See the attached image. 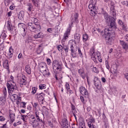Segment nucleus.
Returning <instances> with one entry per match:
<instances>
[{
	"instance_id": "nucleus-1",
	"label": "nucleus",
	"mask_w": 128,
	"mask_h": 128,
	"mask_svg": "<svg viewBox=\"0 0 128 128\" xmlns=\"http://www.w3.org/2000/svg\"><path fill=\"white\" fill-rule=\"evenodd\" d=\"M78 16H80V14L76 12L71 16V23L70 24H68V27L66 28L65 32L64 33L62 42H64V40H66L68 39V38L70 35V30H72V28L74 24H78L80 22V20H78Z\"/></svg>"
},
{
	"instance_id": "nucleus-2",
	"label": "nucleus",
	"mask_w": 128,
	"mask_h": 128,
	"mask_svg": "<svg viewBox=\"0 0 128 128\" xmlns=\"http://www.w3.org/2000/svg\"><path fill=\"white\" fill-rule=\"evenodd\" d=\"M116 29L106 28L104 31L100 32V35L102 36H104L106 44H112L114 38H116Z\"/></svg>"
},
{
	"instance_id": "nucleus-3",
	"label": "nucleus",
	"mask_w": 128,
	"mask_h": 128,
	"mask_svg": "<svg viewBox=\"0 0 128 128\" xmlns=\"http://www.w3.org/2000/svg\"><path fill=\"white\" fill-rule=\"evenodd\" d=\"M102 14L104 16L106 23L107 24L108 28L112 30H116L118 28L116 22V18H114L108 15V14L106 11L102 12Z\"/></svg>"
},
{
	"instance_id": "nucleus-4",
	"label": "nucleus",
	"mask_w": 128,
	"mask_h": 128,
	"mask_svg": "<svg viewBox=\"0 0 128 128\" xmlns=\"http://www.w3.org/2000/svg\"><path fill=\"white\" fill-rule=\"evenodd\" d=\"M26 28L30 32L36 33L40 32V30H42L40 28H39L38 26H36V24H33L32 22L27 24Z\"/></svg>"
},
{
	"instance_id": "nucleus-5",
	"label": "nucleus",
	"mask_w": 128,
	"mask_h": 128,
	"mask_svg": "<svg viewBox=\"0 0 128 128\" xmlns=\"http://www.w3.org/2000/svg\"><path fill=\"white\" fill-rule=\"evenodd\" d=\"M96 0H90L88 8L92 14H98V8L96 6Z\"/></svg>"
},
{
	"instance_id": "nucleus-6",
	"label": "nucleus",
	"mask_w": 128,
	"mask_h": 128,
	"mask_svg": "<svg viewBox=\"0 0 128 128\" xmlns=\"http://www.w3.org/2000/svg\"><path fill=\"white\" fill-rule=\"evenodd\" d=\"M10 82H7L6 84L8 94H12L14 92L15 90H18V88L16 84L14 83V82H13L14 84Z\"/></svg>"
},
{
	"instance_id": "nucleus-7",
	"label": "nucleus",
	"mask_w": 128,
	"mask_h": 128,
	"mask_svg": "<svg viewBox=\"0 0 128 128\" xmlns=\"http://www.w3.org/2000/svg\"><path fill=\"white\" fill-rule=\"evenodd\" d=\"M36 114V120H34L32 122V124L33 125L34 128H36V126H40V123L38 122H44L42 120L40 119V112H38V111H35L34 112Z\"/></svg>"
},
{
	"instance_id": "nucleus-8",
	"label": "nucleus",
	"mask_w": 128,
	"mask_h": 128,
	"mask_svg": "<svg viewBox=\"0 0 128 128\" xmlns=\"http://www.w3.org/2000/svg\"><path fill=\"white\" fill-rule=\"evenodd\" d=\"M52 68L54 70H58V72H60L62 70V64H60V62L56 60H54L52 62Z\"/></svg>"
},
{
	"instance_id": "nucleus-9",
	"label": "nucleus",
	"mask_w": 128,
	"mask_h": 128,
	"mask_svg": "<svg viewBox=\"0 0 128 128\" xmlns=\"http://www.w3.org/2000/svg\"><path fill=\"white\" fill-rule=\"evenodd\" d=\"M44 96H46V94L42 92H38L35 94V98L39 102H40L41 104H44Z\"/></svg>"
},
{
	"instance_id": "nucleus-10",
	"label": "nucleus",
	"mask_w": 128,
	"mask_h": 128,
	"mask_svg": "<svg viewBox=\"0 0 128 128\" xmlns=\"http://www.w3.org/2000/svg\"><path fill=\"white\" fill-rule=\"evenodd\" d=\"M6 28L8 30L12 32L14 30L15 34H18V32H16V26H12V21L10 20H8L7 22Z\"/></svg>"
},
{
	"instance_id": "nucleus-11",
	"label": "nucleus",
	"mask_w": 128,
	"mask_h": 128,
	"mask_svg": "<svg viewBox=\"0 0 128 128\" xmlns=\"http://www.w3.org/2000/svg\"><path fill=\"white\" fill-rule=\"evenodd\" d=\"M79 92L85 98H90V94H88V90L84 86L80 87Z\"/></svg>"
},
{
	"instance_id": "nucleus-12",
	"label": "nucleus",
	"mask_w": 128,
	"mask_h": 128,
	"mask_svg": "<svg viewBox=\"0 0 128 128\" xmlns=\"http://www.w3.org/2000/svg\"><path fill=\"white\" fill-rule=\"evenodd\" d=\"M93 82L96 88L98 90H100V88H102V83L100 80V78H98V76H94Z\"/></svg>"
},
{
	"instance_id": "nucleus-13",
	"label": "nucleus",
	"mask_w": 128,
	"mask_h": 128,
	"mask_svg": "<svg viewBox=\"0 0 128 128\" xmlns=\"http://www.w3.org/2000/svg\"><path fill=\"white\" fill-rule=\"evenodd\" d=\"M96 124V120L92 118V116L90 115L88 122V126L89 128H96V125L94 124Z\"/></svg>"
},
{
	"instance_id": "nucleus-14",
	"label": "nucleus",
	"mask_w": 128,
	"mask_h": 128,
	"mask_svg": "<svg viewBox=\"0 0 128 128\" xmlns=\"http://www.w3.org/2000/svg\"><path fill=\"white\" fill-rule=\"evenodd\" d=\"M78 74L83 80H84L86 78L87 82L88 84V73L86 74L84 69H79L78 70Z\"/></svg>"
},
{
	"instance_id": "nucleus-15",
	"label": "nucleus",
	"mask_w": 128,
	"mask_h": 128,
	"mask_svg": "<svg viewBox=\"0 0 128 128\" xmlns=\"http://www.w3.org/2000/svg\"><path fill=\"white\" fill-rule=\"evenodd\" d=\"M28 79L26 77L25 75H22L19 80V84H20V88H22L24 86H26L28 84Z\"/></svg>"
},
{
	"instance_id": "nucleus-16",
	"label": "nucleus",
	"mask_w": 128,
	"mask_h": 128,
	"mask_svg": "<svg viewBox=\"0 0 128 128\" xmlns=\"http://www.w3.org/2000/svg\"><path fill=\"white\" fill-rule=\"evenodd\" d=\"M60 124L62 128H68V119L66 117L64 116V118H62L61 122H60Z\"/></svg>"
},
{
	"instance_id": "nucleus-17",
	"label": "nucleus",
	"mask_w": 128,
	"mask_h": 128,
	"mask_svg": "<svg viewBox=\"0 0 128 128\" xmlns=\"http://www.w3.org/2000/svg\"><path fill=\"white\" fill-rule=\"evenodd\" d=\"M70 107H71V110L74 116L75 119L76 120V116H78V111L76 110V106L72 104V102H70Z\"/></svg>"
},
{
	"instance_id": "nucleus-18",
	"label": "nucleus",
	"mask_w": 128,
	"mask_h": 128,
	"mask_svg": "<svg viewBox=\"0 0 128 128\" xmlns=\"http://www.w3.org/2000/svg\"><path fill=\"white\" fill-rule=\"evenodd\" d=\"M90 55L92 56V60H96V48L94 46H92L90 50Z\"/></svg>"
},
{
	"instance_id": "nucleus-19",
	"label": "nucleus",
	"mask_w": 128,
	"mask_h": 128,
	"mask_svg": "<svg viewBox=\"0 0 128 128\" xmlns=\"http://www.w3.org/2000/svg\"><path fill=\"white\" fill-rule=\"evenodd\" d=\"M118 24H120V28L122 30H128L126 24L122 22V20H119Z\"/></svg>"
},
{
	"instance_id": "nucleus-20",
	"label": "nucleus",
	"mask_w": 128,
	"mask_h": 128,
	"mask_svg": "<svg viewBox=\"0 0 128 128\" xmlns=\"http://www.w3.org/2000/svg\"><path fill=\"white\" fill-rule=\"evenodd\" d=\"M16 114L14 113V112L12 110H10V114H9V118L10 120V122L11 124H12L14 122L16 118Z\"/></svg>"
},
{
	"instance_id": "nucleus-21",
	"label": "nucleus",
	"mask_w": 128,
	"mask_h": 128,
	"mask_svg": "<svg viewBox=\"0 0 128 128\" xmlns=\"http://www.w3.org/2000/svg\"><path fill=\"white\" fill-rule=\"evenodd\" d=\"M119 42H120V44L122 46V48H123V50H128V43L126 42L124 40H120Z\"/></svg>"
},
{
	"instance_id": "nucleus-22",
	"label": "nucleus",
	"mask_w": 128,
	"mask_h": 128,
	"mask_svg": "<svg viewBox=\"0 0 128 128\" xmlns=\"http://www.w3.org/2000/svg\"><path fill=\"white\" fill-rule=\"evenodd\" d=\"M6 97H4V96H2L0 97V106H6Z\"/></svg>"
},
{
	"instance_id": "nucleus-23",
	"label": "nucleus",
	"mask_w": 128,
	"mask_h": 128,
	"mask_svg": "<svg viewBox=\"0 0 128 128\" xmlns=\"http://www.w3.org/2000/svg\"><path fill=\"white\" fill-rule=\"evenodd\" d=\"M3 67L4 68H6L7 70L8 74H10V72L8 60H6L3 63Z\"/></svg>"
},
{
	"instance_id": "nucleus-24",
	"label": "nucleus",
	"mask_w": 128,
	"mask_h": 128,
	"mask_svg": "<svg viewBox=\"0 0 128 128\" xmlns=\"http://www.w3.org/2000/svg\"><path fill=\"white\" fill-rule=\"evenodd\" d=\"M80 33H76L74 36V40L76 42V44H78L80 42Z\"/></svg>"
},
{
	"instance_id": "nucleus-25",
	"label": "nucleus",
	"mask_w": 128,
	"mask_h": 128,
	"mask_svg": "<svg viewBox=\"0 0 128 128\" xmlns=\"http://www.w3.org/2000/svg\"><path fill=\"white\" fill-rule=\"evenodd\" d=\"M33 38L35 39L42 38H44V34L42 32H40L38 34H34L33 36Z\"/></svg>"
},
{
	"instance_id": "nucleus-26",
	"label": "nucleus",
	"mask_w": 128,
	"mask_h": 128,
	"mask_svg": "<svg viewBox=\"0 0 128 128\" xmlns=\"http://www.w3.org/2000/svg\"><path fill=\"white\" fill-rule=\"evenodd\" d=\"M16 92H12L11 94H9V95L10 96L11 98H12V100H18V95L15 94Z\"/></svg>"
},
{
	"instance_id": "nucleus-27",
	"label": "nucleus",
	"mask_w": 128,
	"mask_h": 128,
	"mask_svg": "<svg viewBox=\"0 0 128 128\" xmlns=\"http://www.w3.org/2000/svg\"><path fill=\"white\" fill-rule=\"evenodd\" d=\"M64 42H66V40L62 41V44L63 46V50H64L66 54H68V45L64 46Z\"/></svg>"
},
{
	"instance_id": "nucleus-28",
	"label": "nucleus",
	"mask_w": 128,
	"mask_h": 128,
	"mask_svg": "<svg viewBox=\"0 0 128 128\" xmlns=\"http://www.w3.org/2000/svg\"><path fill=\"white\" fill-rule=\"evenodd\" d=\"M12 56H14V49H12V47L10 46L9 48V52L8 54V56L9 58H12Z\"/></svg>"
},
{
	"instance_id": "nucleus-29",
	"label": "nucleus",
	"mask_w": 128,
	"mask_h": 128,
	"mask_svg": "<svg viewBox=\"0 0 128 128\" xmlns=\"http://www.w3.org/2000/svg\"><path fill=\"white\" fill-rule=\"evenodd\" d=\"M110 14L114 16L113 18H116V10L114 8H110Z\"/></svg>"
},
{
	"instance_id": "nucleus-30",
	"label": "nucleus",
	"mask_w": 128,
	"mask_h": 128,
	"mask_svg": "<svg viewBox=\"0 0 128 128\" xmlns=\"http://www.w3.org/2000/svg\"><path fill=\"white\" fill-rule=\"evenodd\" d=\"M26 6H27V10L28 12H32V10L34 8V6H32V3H30V2L27 3Z\"/></svg>"
},
{
	"instance_id": "nucleus-31",
	"label": "nucleus",
	"mask_w": 128,
	"mask_h": 128,
	"mask_svg": "<svg viewBox=\"0 0 128 128\" xmlns=\"http://www.w3.org/2000/svg\"><path fill=\"white\" fill-rule=\"evenodd\" d=\"M18 19L22 20V18H24V12L23 10L20 11V12L18 14Z\"/></svg>"
},
{
	"instance_id": "nucleus-32",
	"label": "nucleus",
	"mask_w": 128,
	"mask_h": 128,
	"mask_svg": "<svg viewBox=\"0 0 128 128\" xmlns=\"http://www.w3.org/2000/svg\"><path fill=\"white\" fill-rule=\"evenodd\" d=\"M33 20L34 24L36 25L37 26H38V28L42 29V27L40 26V22H38V20L36 19V18H33Z\"/></svg>"
},
{
	"instance_id": "nucleus-33",
	"label": "nucleus",
	"mask_w": 128,
	"mask_h": 128,
	"mask_svg": "<svg viewBox=\"0 0 128 128\" xmlns=\"http://www.w3.org/2000/svg\"><path fill=\"white\" fill-rule=\"evenodd\" d=\"M25 69L28 74H32V71L30 70V65H26L25 66Z\"/></svg>"
},
{
	"instance_id": "nucleus-34",
	"label": "nucleus",
	"mask_w": 128,
	"mask_h": 128,
	"mask_svg": "<svg viewBox=\"0 0 128 128\" xmlns=\"http://www.w3.org/2000/svg\"><path fill=\"white\" fill-rule=\"evenodd\" d=\"M20 116L21 120H22L23 122H26V120H28V115H24L21 114Z\"/></svg>"
},
{
	"instance_id": "nucleus-35",
	"label": "nucleus",
	"mask_w": 128,
	"mask_h": 128,
	"mask_svg": "<svg viewBox=\"0 0 128 128\" xmlns=\"http://www.w3.org/2000/svg\"><path fill=\"white\" fill-rule=\"evenodd\" d=\"M8 37V35L6 34V32L3 31L0 36V38L3 39L4 40H6Z\"/></svg>"
},
{
	"instance_id": "nucleus-36",
	"label": "nucleus",
	"mask_w": 128,
	"mask_h": 128,
	"mask_svg": "<svg viewBox=\"0 0 128 128\" xmlns=\"http://www.w3.org/2000/svg\"><path fill=\"white\" fill-rule=\"evenodd\" d=\"M88 35L87 34H83L82 41L84 42H88Z\"/></svg>"
},
{
	"instance_id": "nucleus-37",
	"label": "nucleus",
	"mask_w": 128,
	"mask_h": 128,
	"mask_svg": "<svg viewBox=\"0 0 128 128\" xmlns=\"http://www.w3.org/2000/svg\"><path fill=\"white\" fill-rule=\"evenodd\" d=\"M42 72V74H43V76H50V70H48V68L46 69L44 72Z\"/></svg>"
},
{
	"instance_id": "nucleus-38",
	"label": "nucleus",
	"mask_w": 128,
	"mask_h": 128,
	"mask_svg": "<svg viewBox=\"0 0 128 128\" xmlns=\"http://www.w3.org/2000/svg\"><path fill=\"white\" fill-rule=\"evenodd\" d=\"M33 4L34 6H36L37 8H40V0H34L32 1Z\"/></svg>"
},
{
	"instance_id": "nucleus-39",
	"label": "nucleus",
	"mask_w": 128,
	"mask_h": 128,
	"mask_svg": "<svg viewBox=\"0 0 128 128\" xmlns=\"http://www.w3.org/2000/svg\"><path fill=\"white\" fill-rule=\"evenodd\" d=\"M76 41L74 40H71L68 42V46H74L75 44H76Z\"/></svg>"
},
{
	"instance_id": "nucleus-40",
	"label": "nucleus",
	"mask_w": 128,
	"mask_h": 128,
	"mask_svg": "<svg viewBox=\"0 0 128 128\" xmlns=\"http://www.w3.org/2000/svg\"><path fill=\"white\" fill-rule=\"evenodd\" d=\"M80 100H81V102H82V104H86V98H84V96H80Z\"/></svg>"
},
{
	"instance_id": "nucleus-41",
	"label": "nucleus",
	"mask_w": 128,
	"mask_h": 128,
	"mask_svg": "<svg viewBox=\"0 0 128 128\" xmlns=\"http://www.w3.org/2000/svg\"><path fill=\"white\" fill-rule=\"evenodd\" d=\"M18 28H22V30H24V28H26V24L20 22L18 24Z\"/></svg>"
},
{
	"instance_id": "nucleus-42",
	"label": "nucleus",
	"mask_w": 128,
	"mask_h": 128,
	"mask_svg": "<svg viewBox=\"0 0 128 128\" xmlns=\"http://www.w3.org/2000/svg\"><path fill=\"white\" fill-rule=\"evenodd\" d=\"M32 106L33 108L36 110H37L38 108L40 106L38 102H34V103H32Z\"/></svg>"
},
{
	"instance_id": "nucleus-43",
	"label": "nucleus",
	"mask_w": 128,
	"mask_h": 128,
	"mask_svg": "<svg viewBox=\"0 0 128 128\" xmlns=\"http://www.w3.org/2000/svg\"><path fill=\"white\" fill-rule=\"evenodd\" d=\"M42 112L43 114H48V108L46 106H42Z\"/></svg>"
},
{
	"instance_id": "nucleus-44",
	"label": "nucleus",
	"mask_w": 128,
	"mask_h": 128,
	"mask_svg": "<svg viewBox=\"0 0 128 128\" xmlns=\"http://www.w3.org/2000/svg\"><path fill=\"white\" fill-rule=\"evenodd\" d=\"M20 108H26V102H22L20 103Z\"/></svg>"
},
{
	"instance_id": "nucleus-45",
	"label": "nucleus",
	"mask_w": 128,
	"mask_h": 128,
	"mask_svg": "<svg viewBox=\"0 0 128 128\" xmlns=\"http://www.w3.org/2000/svg\"><path fill=\"white\" fill-rule=\"evenodd\" d=\"M78 54L80 58H84V54H82V50L80 48H78Z\"/></svg>"
},
{
	"instance_id": "nucleus-46",
	"label": "nucleus",
	"mask_w": 128,
	"mask_h": 128,
	"mask_svg": "<svg viewBox=\"0 0 128 128\" xmlns=\"http://www.w3.org/2000/svg\"><path fill=\"white\" fill-rule=\"evenodd\" d=\"M39 88L40 90H44V88H46V84H40Z\"/></svg>"
},
{
	"instance_id": "nucleus-47",
	"label": "nucleus",
	"mask_w": 128,
	"mask_h": 128,
	"mask_svg": "<svg viewBox=\"0 0 128 128\" xmlns=\"http://www.w3.org/2000/svg\"><path fill=\"white\" fill-rule=\"evenodd\" d=\"M70 54L72 56V58H76V50H74L73 52H71Z\"/></svg>"
},
{
	"instance_id": "nucleus-48",
	"label": "nucleus",
	"mask_w": 128,
	"mask_h": 128,
	"mask_svg": "<svg viewBox=\"0 0 128 128\" xmlns=\"http://www.w3.org/2000/svg\"><path fill=\"white\" fill-rule=\"evenodd\" d=\"M92 72H95V74H98V72H100L98 70V68H96V67L94 66H93Z\"/></svg>"
},
{
	"instance_id": "nucleus-49",
	"label": "nucleus",
	"mask_w": 128,
	"mask_h": 128,
	"mask_svg": "<svg viewBox=\"0 0 128 128\" xmlns=\"http://www.w3.org/2000/svg\"><path fill=\"white\" fill-rule=\"evenodd\" d=\"M86 128V124H84V122H81L79 124V128Z\"/></svg>"
},
{
	"instance_id": "nucleus-50",
	"label": "nucleus",
	"mask_w": 128,
	"mask_h": 128,
	"mask_svg": "<svg viewBox=\"0 0 128 128\" xmlns=\"http://www.w3.org/2000/svg\"><path fill=\"white\" fill-rule=\"evenodd\" d=\"M21 35L22 36H26V28L23 29L21 32Z\"/></svg>"
},
{
	"instance_id": "nucleus-51",
	"label": "nucleus",
	"mask_w": 128,
	"mask_h": 128,
	"mask_svg": "<svg viewBox=\"0 0 128 128\" xmlns=\"http://www.w3.org/2000/svg\"><path fill=\"white\" fill-rule=\"evenodd\" d=\"M57 48L59 52H62V50H64V46H62V45H58L57 46Z\"/></svg>"
},
{
	"instance_id": "nucleus-52",
	"label": "nucleus",
	"mask_w": 128,
	"mask_h": 128,
	"mask_svg": "<svg viewBox=\"0 0 128 128\" xmlns=\"http://www.w3.org/2000/svg\"><path fill=\"white\" fill-rule=\"evenodd\" d=\"M66 94H68L70 96L72 94H74V91L72 90L70 88H69V89L66 90Z\"/></svg>"
},
{
	"instance_id": "nucleus-53",
	"label": "nucleus",
	"mask_w": 128,
	"mask_h": 128,
	"mask_svg": "<svg viewBox=\"0 0 128 128\" xmlns=\"http://www.w3.org/2000/svg\"><path fill=\"white\" fill-rule=\"evenodd\" d=\"M11 0H4V6H8V5L10 4V2Z\"/></svg>"
},
{
	"instance_id": "nucleus-54",
	"label": "nucleus",
	"mask_w": 128,
	"mask_h": 128,
	"mask_svg": "<svg viewBox=\"0 0 128 128\" xmlns=\"http://www.w3.org/2000/svg\"><path fill=\"white\" fill-rule=\"evenodd\" d=\"M38 88L36 87H32V94H34L36 92V90Z\"/></svg>"
},
{
	"instance_id": "nucleus-55",
	"label": "nucleus",
	"mask_w": 128,
	"mask_h": 128,
	"mask_svg": "<svg viewBox=\"0 0 128 128\" xmlns=\"http://www.w3.org/2000/svg\"><path fill=\"white\" fill-rule=\"evenodd\" d=\"M3 94L4 95V98H6V94H7V92H6V88H4V89L3 90Z\"/></svg>"
},
{
	"instance_id": "nucleus-56",
	"label": "nucleus",
	"mask_w": 128,
	"mask_h": 128,
	"mask_svg": "<svg viewBox=\"0 0 128 128\" xmlns=\"http://www.w3.org/2000/svg\"><path fill=\"white\" fill-rule=\"evenodd\" d=\"M6 120V118L4 116H0V122H4Z\"/></svg>"
},
{
	"instance_id": "nucleus-57",
	"label": "nucleus",
	"mask_w": 128,
	"mask_h": 128,
	"mask_svg": "<svg viewBox=\"0 0 128 128\" xmlns=\"http://www.w3.org/2000/svg\"><path fill=\"white\" fill-rule=\"evenodd\" d=\"M46 62H47V64H48V66H50V65L52 64V60H50V58H46Z\"/></svg>"
},
{
	"instance_id": "nucleus-58",
	"label": "nucleus",
	"mask_w": 128,
	"mask_h": 128,
	"mask_svg": "<svg viewBox=\"0 0 128 128\" xmlns=\"http://www.w3.org/2000/svg\"><path fill=\"white\" fill-rule=\"evenodd\" d=\"M39 66L40 68H44L46 67V64L44 62L40 63L39 64Z\"/></svg>"
},
{
	"instance_id": "nucleus-59",
	"label": "nucleus",
	"mask_w": 128,
	"mask_h": 128,
	"mask_svg": "<svg viewBox=\"0 0 128 128\" xmlns=\"http://www.w3.org/2000/svg\"><path fill=\"white\" fill-rule=\"evenodd\" d=\"M0 128H8V122H6L5 124H3L2 126H0Z\"/></svg>"
},
{
	"instance_id": "nucleus-60",
	"label": "nucleus",
	"mask_w": 128,
	"mask_h": 128,
	"mask_svg": "<svg viewBox=\"0 0 128 128\" xmlns=\"http://www.w3.org/2000/svg\"><path fill=\"white\" fill-rule=\"evenodd\" d=\"M110 8H114V2H112V0L110 1Z\"/></svg>"
},
{
	"instance_id": "nucleus-61",
	"label": "nucleus",
	"mask_w": 128,
	"mask_h": 128,
	"mask_svg": "<svg viewBox=\"0 0 128 128\" xmlns=\"http://www.w3.org/2000/svg\"><path fill=\"white\" fill-rule=\"evenodd\" d=\"M4 44L2 43L0 44V50H4Z\"/></svg>"
},
{
	"instance_id": "nucleus-62",
	"label": "nucleus",
	"mask_w": 128,
	"mask_h": 128,
	"mask_svg": "<svg viewBox=\"0 0 128 128\" xmlns=\"http://www.w3.org/2000/svg\"><path fill=\"white\" fill-rule=\"evenodd\" d=\"M106 66L107 70H110V65L108 64V60L106 61Z\"/></svg>"
},
{
	"instance_id": "nucleus-63",
	"label": "nucleus",
	"mask_w": 128,
	"mask_h": 128,
	"mask_svg": "<svg viewBox=\"0 0 128 128\" xmlns=\"http://www.w3.org/2000/svg\"><path fill=\"white\" fill-rule=\"evenodd\" d=\"M124 40L126 42H128V34H126L124 36Z\"/></svg>"
},
{
	"instance_id": "nucleus-64",
	"label": "nucleus",
	"mask_w": 128,
	"mask_h": 128,
	"mask_svg": "<svg viewBox=\"0 0 128 128\" xmlns=\"http://www.w3.org/2000/svg\"><path fill=\"white\" fill-rule=\"evenodd\" d=\"M72 128H78V124H72Z\"/></svg>"
}]
</instances>
